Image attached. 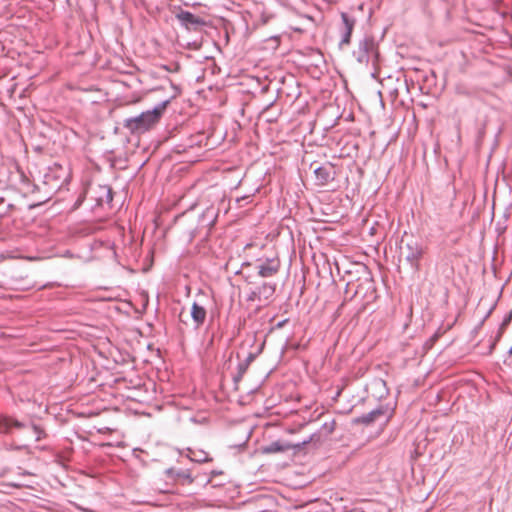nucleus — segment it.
<instances>
[{
	"label": "nucleus",
	"instance_id": "nucleus-1",
	"mask_svg": "<svg viewBox=\"0 0 512 512\" xmlns=\"http://www.w3.org/2000/svg\"><path fill=\"white\" fill-rule=\"evenodd\" d=\"M170 99L158 103L152 110H147L135 117L124 119L123 127L133 135L143 134L153 129L160 121Z\"/></svg>",
	"mask_w": 512,
	"mask_h": 512
},
{
	"label": "nucleus",
	"instance_id": "nucleus-2",
	"mask_svg": "<svg viewBox=\"0 0 512 512\" xmlns=\"http://www.w3.org/2000/svg\"><path fill=\"white\" fill-rule=\"evenodd\" d=\"M217 218L218 209L213 206L207 207L199 216L197 225L187 231V240L191 242L204 229L206 230V235H208Z\"/></svg>",
	"mask_w": 512,
	"mask_h": 512
},
{
	"label": "nucleus",
	"instance_id": "nucleus-3",
	"mask_svg": "<svg viewBox=\"0 0 512 512\" xmlns=\"http://www.w3.org/2000/svg\"><path fill=\"white\" fill-rule=\"evenodd\" d=\"M353 55L360 64H368L370 60L375 62L378 59L375 40L372 37H364L359 41L358 47L353 52Z\"/></svg>",
	"mask_w": 512,
	"mask_h": 512
},
{
	"label": "nucleus",
	"instance_id": "nucleus-4",
	"mask_svg": "<svg viewBox=\"0 0 512 512\" xmlns=\"http://www.w3.org/2000/svg\"><path fill=\"white\" fill-rule=\"evenodd\" d=\"M425 253L422 242L411 239L405 244V260L414 271L420 270V261Z\"/></svg>",
	"mask_w": 512,
	"mask_h": 512
},
{
	"label": "nucleus",
	"instance_id": "nucleus-5",
	"mask_svg": "<svg viewBox=\"0 0 512 512\" xmlns=\"http://www.w3.org/2000/svg\"><path fill=\"white\" fill-rule=\"evenodd\" d=\"M393 413L394 410L388 405H380L376 409L359 416L354 420V422L357 424L370 425L377 421L380 417H384L385 422H387L392 417Z\"/></svg>",
	"mask_w": 512,
	"mask_h": 512
},
{
	"label": "nucleus",
	"instance_id": "nucleus-6",
	"mask_svg": "<svg viewBox=\"0 0 512 512\" xmlns=\"http://www.w3.org/2000/svg\"><path fill=\"white\" fill-rule=\"evenodd\" d=\"M316 436L318 437L317 434H312L307 439L303 440L302 442L296 443V444H291V443H288V442L275 441V442H272L269 445L265 446L263 451L265 453L284 452V451H288L290 449H294V450L299 451L304 446H306L307 444L311 443V441Z\"/></svg>",
	"mask_w": 512,
	"mask_h": 512
},
{
	"label": "nucleus",
	"instance_id": "nucleus-7",
	"mask_svg": "<svg viewBox=\"0 0 512 512\" xmlns=\"http://www.w3.org/2000/svg\"><path fill=\"white\" fill-rule=\"evenodd\" d=\"M280 266V260L277 257H273L265 260H259L256 268L259 276L269 278L279 272Z\"/></svg>",
	"mask_w": 512,
	"mask_h": 512
},
{
	"label": "nucleus",
	"instance_id": "nucleus-8",
	"mask_svg": "<svg viewBox=\"0 0 512 512\" xmlns=\"http://www.w3.org/2000/svg\"><path fill=\"white\" fill-rule=\"evenodd\" d=\"M175 17L180 22V24L188 30H191V29L196 30L200 26L205 24V21L202 18L194 15L193 13H191L189 11H185V10H179L175 14Z\"/></svg>",
	"mask_w": 512,
	"mask_h": 512
},
{
	"label": "nucleus",
	"instance_id": "nucleus-9",
	"mask_svg": "<svg viewBox=\"0 0 512 512\" xmlns=\"http://www.w3.org/2000/svg\"><path fill=\"white\" fill-rule=\"evenodd\" d=\"M341 19H342V39L340 41V45L349 44L351 41V35L352 31L355 26V19L351 17L349 14L342 12L341 13Z\"/></svg>",
	"mask_w": 512,
	"mask_h": 512
},
{
	"label": "nucleus",
	"instance_id": "nucleus-10",
	"mask_svg": "<svg viewBox=\"0 0 512 512\" xmlns=\"http://www.w3.org/2000/svg\"><path fill=\"white\" fill-rule=\"evenodd\" d=\"M206 316V309L197 302H193L191 306V318L196 329L200 328L204 324Z\"/></svg>",
	"mask_w": 512,
	"mask_h": 512
},
{
	"label": "nucleus",
	"instance_id": "nucleus-11",
	"mask_svg": "<svg viewBox=\"0 0 512 512\" xmlns=\"http://www.w3.org/2000/svg\"><path fill=\"white\" fill-rule=\"evenodd\" d=\"M319 185H326L334 179L332 166H319L314 170Z\"/></svg>",
	"mask_w": 512,
	"mask_h": 512
},
{
	"label": "nucleus",
	"instance_id": "nucleus-12",
	"mask_svg": "<svg viewBox=\"0 0 512 512\" xmlns=\"http://www.w3.org/2000/svg\"><path fill=\"white\" fill-rule=\"evenodd\" d=\"M14 427L17 429L25 428V424L6 416H0V433H9L10 429Z\"/></svg>",
	"mask_w": 512,
	"mask_h": 512
},
{
	"label": "nucleus",
	"instance_id": "nucleus-13",
	"mask_svg": "<svg viewBox=\"0 0 512 512\" xmlns=\"http://www.w3.org/2000/svg\"><path fill=\"white\" fill-rule=\"evenodd\" d=\"M167 475L180 481L182 484H191L193 482L191 473L187 469L175 470L170 468L167 470Z\"/></svg>",
	"mask_w": 512,
	"mask_h": 512
},
{
	"label": "nucleus",
	"instance_id": "nucleus-14",
	"mask_svg": "<svg viewBox=\"0 0 512 512\" xmlns=\"http://www.w3.org/2000/svg\"><path fill=\"white\" fill-rule=\"evenodd\" d=\"M276 291V284L264 282L262 285L257 287V293L260 296L261 301H269Z\"/></svg>",
	"mask_w": 512,
	"mask_h": 512
},
{
	"label": "nucleus",
	"instance_id": "nucleus-15",
	"mask_svg": "<svg viewBox=\"0 0 512 512\" xmlns=\"http://www.w3.org/2000/svg\"><path fill=\"white\" fill-rule=\"evenodd\" d=\"M187 451H188L187 457L191 461H194L197 463H205V462H209L212 460L209 457L208 453L205 452L204 450L189 448Z\"/></svg>",
	"mask_w": 512,
	"mask_h": 512
},
{
	"label": "nucleus",
	"instance_id": "nucleus-16",
	"mask_svg": "<svg viewBox=\"0 0 512 512\" xmlns=\"http://www.w3.org/2000/svg\"><path fill=\"white\" fill-rule=\"evenodd\" d=\"M335 420H331L330 422H325L320 430L318 432H316L315 434L318 435V437L316 436L311 442H320L321 441V436L324 435V436H329L330 434H332L335 430Z\"/></svg>",
	"mask_w": 512,
	"mask_h": 512
},
{
	"label": "nucleus",
	"instance_id": "nucleus-17",
	"mask_svg": "<svg viewBox=\"0 0 512 512\" xmlns=\"http://www.w3.org/2000/svg\"><path fill=\"white\" fill-rule=\"evenodd\" d=\"M255 357H256L255 354L249 353L248 356L246 357V359L241 361L237 365V370L240 371V373H246L249 365L254 361Z\"/></svg>",
	"mask_w": 512,
	"mask_h": 512
},
{
	"label": "nucleus",
	"instance_id": "nucleus-18",
	"mask_svg": "<svg viewBox=\"0 0 512 512\" xmlns=\"http://www.w3.org/2000/svg\"><path fill=\"white\" fill-rule=\"evenodd\" d=\"M30 429L35 435V441H40L46 436L44 430L36 424H31Z\"/></svg>",
	"mask_w": 512,
	"mask_h": 512
},
{
	"label": "nucleus",
	"instance_id": "nucleus-19",
	"mask_svg": "<svg viewBox=\"0 0 512 512\" xmlns=\"http://www.w3.org/2000/svg\"><path fill=\"white\" fill-rule=\"evenodd\" d=\"M101 190L105 193V200L101 199V203L105 201L106 203H110L113 200V194L111 188L104 186L101 187Z\"/></svg>",
	"mask_w": 512,
	"mask_h": 512
},
{
	"label": "nucleus",
	"instance_id": "nucleus-20",
	"mask_svg": "<svg viewBox=\"0 0 512 512\" xmlns=\"http://www.w3.org/2000/svg\"><path fill=\"white\" fill-rule=\"evenodd\" d=\"M247 301H261L260 296L257 293V288H255L249 293V295L247 296Z\"/></svg>",
	"mask_w": 512,
	"mask_h": 512
},
{
	"label": "nucleus",
	"instance_id": "nucleus-21",
	"mask_svg": "<svg viewBox=\"0 0 512 512\" xmlns=\"http://www.w3.org/2000/svg\"><path fill=\"white\" fill-rule=\"evenodd\" d=\"M244 374L245 373H240V371L237 370V374L233 377L234 382L235 383L239 382L242 379Z\"/></svg>",
	"mask_w": 512,
	"mask_h": 512
},
{
	"label": "nucleus",
	"instance_id": "nucleus-22",
	"mask_svg": "<svg viewBox=\"0 0 512 512\" xmlns=\"http://www.w3.org/2000/svg\"><path fill=\"white\" fill-rule=\"evenodd\" d=\"M512 319V311L503 320L502 326L507 325Z\"/></svg>",
	"mask_w": 512,
	"mask_h": 512
},
{
	"label": "nucleus",
	"instance_id": "nucleus-23",
	"mask_svg": "<svg viewBox=\"0 0 512 512\" xmlns=\"http://www.w3.org/2000/svg\"><path fill=\"white\" fill-rule=\"evenodd\" d=\"M490 312H491V311H489V312L487 313V315H485V317H484V318H483V320L481 321L480 325H482V324H483V322L485 321V319H486V318H488V316H489Z\"/></svg>",
	"mask_w": 512,
	"mask_h": 512
},
{
	"label": "nucleus",
	"instance_id": "nucleus-24",
	"mask_svg": "<svg viewBox=\"0 0 512 512\" xmlns=\"http://www.w3.org/2000/svg\"><path fill=\"white\" fill-rule=\"evenodd\" d=\"M183 217H184V218H187V217H189V214L185 213V214L183 215Z\"/></svg>",
	"mask_w": 512,
	"mask_h": 512
},
{
	"label": "nucleus",
	"instance_id": "nucleus-25",
	"mask_svg": "<svg viewBox=\"0 0 512 512\" xmlns=\"http://www.w3.org/2000/svg\"><path fill=\"white\" fill-rule=\"evenodd\" d=\"M509 354H512V345L511 348L509 349Z\"/></svg>",
	"mask_w": 512,
	"mask_h": 512
},
{
	"label": "nucleus",
	"instance_id": "nucleus-26",
	"mask_svg": "<svg viewBox=\"0 0 512 512\" xmlns=\"http://www.w3.org/2000/svg\"><path fill=\"white\" fill-rule=\"evenodd\" d=\"M3 201H4V199H3V198H0V203H2Z\"/></svg>",
	"mask_w": 512,
	"mask_h": 512
}]
</instances>
